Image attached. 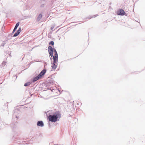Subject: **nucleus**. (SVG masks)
<instances>
[{"instance_id": "nucleus-1", "label": "nucleus", "mask_w": 145, "mask_h": 145, "mask_svg": "<svg viewBox=\"0 0 145 145\" xmlns=\"http://www.w3.org/2000/svg\"><path fill=\"white\" fill-rule=\"evenodd\" d=\"M52 111L49 110L46 112L47 119L49 121L53 122H55L59 120L61 117V114L57 111L53 114H52Z\"/></svg>"}, {"instance_id": "nucleus-2", "label": "nucleus", "mask_w": 145, "mask_h": 145, "mask_svg": "<svg viewBox=\"0 0 145 145\" xmlns=\"http://www.w3.org/2000/svg\"><path fill=\"white\" fill-rule=\"evenodd\" d=\"M21 112L20 111L19 109L16 108L14 110V112L13 116V118L15 117L16 118V121L15 122H14L10 124V126L12 129H14L16 127V122L17 121L16 120L18 119L19 116L18 115Z\"/></svg>"}, {"instance_id": "nucleus-3", "label": "nucleus", "mask_w": 145, "mask_h": 145, "mask_svg": "<svg viewBox=\"0 0 145 145\" xmlns=\"http://www.w3.org/2000/svg\"><path fill=\"white\" fill-rule=\"evenodd\" d=\"M48 52L50 55V57L51 60L52 61V57L53 56L54 52V48H53L52 46H49L48 47Z\"/></svg>"}, {"instance_id": "nucleus-4", "label": "nucleus", "mask_w": 145, "mask_h": 145, "mask_svg": "<svg viewBox=\"0 0 145 145\" xmlns=\"http://www.w3.org/2000/svg\"><path fill=\"white\" fill-rule=\"evenodd\" d=\"M117 14L120 16H127V14L125 13L124 10L122 9H120L117 11Z\"/></svg>"}, {"instance_id": "nucleus-5", "label": "nucleus", "mask_w": 145, "mask_h": 145, "mask_svg": "<svg viewBox=\"0 0 145 145\" xmlns=\"http://www.w3.org/2000/svg\"><path fill=\"white\" fill-rule=\"evenodd\" d=\"M58 61V60L56 59H53V63H52V65L51 66L52 69L54 70H55L57 67V63Z\"/></svg>"}, {"instance_id": "nucleus-6", "label": "nucleus", "mask_w": 145, "mask_h": 145, "mask_svg": "<svg viewBox=\"0 0 145 145\" xmlns=\"http://www.w3.org/2000/svg\"><path fill=\"white\" fill-rule=\"evenodd\" d=\"M54 54L53 56V59L58 60V54L56 49L54 48Z\"/></svg>"}, {"instance_id": "nucleus-7", "label": "nucleus", "mask_w": 145, "mask_h": 145, "mask_svg": "<svg viewBox=\"0 0 145 145\" xmlns=\"http://www.w3.org/2000/svg\"><path fill=\"white\" fill-rule=\"evenodd\" d=\"M46 69H44L40 73L38 74L41 78L46 73Z\"/></svg>"}, {"instance_id": "nucleus-8", "label": "nucleus", "mask_w": 145, "mask_h": 145, "mask_svg": "<svg viewBox=\"0 0 145 145\" xmlns=\"http://www.w3.org/2000/svg\"><path fill=\"white\" fill-rule=\"evenodd\" d=\"M41 78L38 75L37 76L31 79V81L32 83H34L37 81V80L40 79Z\"/></svg>"}, {"instance_id": "nucleus-9", "label": "nucleus", "mask_w": 145, "mask_h": 145, "mask_svg": "<svg viewBox=\"0 0 145 145\" xmlns=\"http://www.w3.org/2000/svg\"><path fill=\"white\" fill-rule=\"evenodd\" d=\"M37 126L42 127L44 126V124L42 121H37Z\"/></svg>"}, {"instance_id": "nucleus-10", "label": "nucleus", "mask_w": 145, "mask_h": 145, "mask_svg": "<svg viewBox=\"0 0 145 145\" xmlns=\"http://www.w3.org/2000/svg\"><path fill=\"white\" fill-rule=\"evenodd\" d=\"M46 1L45 0H42L40 2V4L42 5L40 6V7H43L46 4Z\"/></svg>"}, {"instance_id": "nucleus-11", "label": "nucleus", "mask_w": 145, "mask_h": 145, "mask_svg": "<svg viewBox=\"0 0 145 145\" xmlns=\"http://www.w3.org/2000/svg\"><path fill=\"white\" fill-rule=\"evenodd\" d=\"M98 15L97 14V15H94L93 16H89L87 18H86V19H91V18H95L96 17V16H97Z\"/></svg>"}, {"instance_id": "nucleus-12", "label": "nucleus", "mask_w": 145, "mask_h": 145, "mask_svg": "<svg viewBox=\"0 0 145 145\" xmlns=\"http://www.w3.org/2000/svg\"><path fill=\"white\" fill-rule=\"evenodd\" d=\"M42 17V14H40L39 15L38 17H37V21H40V20L41 19Z\"/></svg>"}, {"instance_id": "nucleus-13", "label": "nucleus", "mask_w": 145, "mask_h": 145, "mask_svg": "<svg viewBox=\"0 0 145 145\" xmlns=\"http://www.w3.org/2000/svg\"><path fill=\"white\" fill-rule=\"evenodd\" d=\"M20 32L18 30L17 31L14 33V35L12 36V37H16L20 33Z\"/></svg>"}, {"instance_id": "nucleus-14", "label": "nucleus", "mask_w": 145, "mask_h": 145, "mask_svg": "<svg viewBox=\"0 0 145 145\" xmlns=\"http://www.w3.org/2000/svg\"><path fill=\"white\" fill-rule=\"evenodd\" d=\"M32 82H31H31H27L26 83H25L24 84V86H29L30 84L32 83Z\"/></svg>"}, {"instance_id": "nucleus-15", "label": "nucleus", "mask_w": 145, "mask_h": 145, "mask_svg": "<svg viewBox=\"0 0 145 145\" xmlns=\"http://www.w3.org/2000/svg\"><path fill=\"white\" fill-rule=\"evenodd\" d=\"M48 80L49 81L48 82L50 84L53 83L54 82V80L52 78H50Z\"/></svg>"}, {"instance_id": "nucleus-16", "label": "nucleus", "mask_w": 145, "mask_h": 145, "mask_svg": "<svg viewBox=\"0 0 145 145\" xmlns=\"http://www.w3.org/2000/svg\"><path fill=\"white\" fill-rule=\"evenodd\" d=\"M13 34H12V33H10V34H9L8 35V37H7V38L8 39V40H9L10 39H11V37H10H10H11V36H12V35Z\"/></svg>"}, {"instance_id": "nucleus-17", "label": "nucleus", "mask_w": 145, "mask_h": 145, "mask_svg": "<svg viewBox=\"0 0 145 145\" xmlns=\"http://www.w3.org/2000/svg\"><path fill=\"white\" fill-rule=\"evenodd\" d=\"M8 41V40H5L3 42H2L1 45V46H4V45L6 43V42L7 41Z\"/></svg>"}, {"instance_id": "nucleus-18", "label": "nucleus", "mask_w": 145, "mask_h": 145, "mask_svg": "<svg viewBox=\"0 0 145 145\" xmlns=\"http://www.w3.org/2000/svg\"><path fill=\"white\" fill-rule=\"evenodd\" d=\"M49 45H51L52 46H54V42L53 41H51L49 42Z\"/></svg>"}, {"instance_id": "nucleus-19", "label": "nucleus", "mask_w": 145, "mask_h": 145, "mask_svg": "<svg viewBox=\"0 0 145 145\" xmlns=\"http://www.w3.org/2000/svg\"><path fill=\"white\" fill-rule=\"evenodd\" d=\"M17 28V27L15 26V27L12 32V34H13L15 32V31L16 30Z\"/></svg>"}, {"instance_id": "nucleus-20", "label": "nucleus", "mask_w": 145, "mask_h": 145, "mask_svg": "<svg viewBox=\"0 0 145 145\" xmlns=\"http://www.w3.org/2000/svg\"><path fill=\"white\" fill-rule=\"evenodd\" d=\"M6 65V62L4 61H3L2 63V66L4 67V66H5V65Z\"/></svg>"}, {"instance_id": "nucleus-21", "label": "nucleus", "mask_w": 145, "mask_h": 145, "mask_svg": "<svg viewBox=\"0 0 145 145\" xmlns=\"http://www.w3.org/2000/svg\"><path fill=\"white\" fill-rule=\"evenodd\" d=\"M20 22H18L16 24L15 26V27H17L18 28V26H19V24H20Z\"/></svg>"}, {"instance_id": "nucleus-22", "label": "nucleus", "mask_w": 145, "mask_h": 145, "mask_svg": "<svg viewBox=\"0 0 145 145\" xmlns=\"http://www.w3.org/2000/svg\"><path fill=\"white\" fill-rule=\"evenodd\" d=\"M17 30L20 33L21 31V28L20 27Z\"/></svg>"}, {"instance_id": "nucleus-23", "label": "nucleus", "mask_w": 145, "mask_h": 145, "mask_svg": "<svg viewBox=\"0 0 145 145\" xmlns=\"http://www.w3.org/2000/svg\"><path fill=\"white\" fill-rule=\"evenodd\" d=\"M14 77H16V78L15 79L16 80L17 78V76L16 75H14L12 77V78H14Z\"/></svg>"}, {"instance_id": "nucleus-24", "label": "nucleus", "mask_w": 145, "mask_h": 145, "mask_svg": "<svg viewBox=\"0 0 145 145\" xmlns=\"http://www.w3.org/2000/svg\"><path fill=\"white\" fill-rule=\"evenodd\" d=\"M3 125L4 126H6V125H7L8 124H7V123H3Z\"/></svg>"}, {"instance_id": "nucleus-25", "label": "nucleus", "mask_w": 145, "mask_h": 145, "mask_svg": "<svg viewBox=\"0 0 145 145\" xmlns=\"http://www.w3.org/2000/svg\"><path fill=\"white\" fill-rule=\"evenodd\" d=\"M44 63L45 64L44 65L45 66H46L47 65V63L46 62H44Z\"/></svg>"}, {"instance_id": "nucleus-26", "label": "nucleus", "mask_w": 145, "mask_h": 145, "mask_svg": "<svg viewBox=\"0 0 145 145\" xmlns=\"http://www.w3.org/2000/svg\"><path fill=\"white\" fill-rule=\"evenodd\" d=\"M42 136V135L41 133H40V134L39 135V136L40 137Z\"/></svg>"}, {"instance_id": "nucleus-27", "label": "nucleus", "mask_w": 145, "mask_h": 145, "mask_svg": "<svg viewBox=\"0 0 145 145\" xmlns=\"http://www.w3.org/2000/svg\"><path fill=\"white\" fill-rule=\"evenodd\" d=\"M54 28V27H51V30H52Z\"/></svg>"}, {"instance_id": "nucleus-28", "label": "nucleus", "mask_w": 145, "mask_h": 145, "mask_svg": "<svg viewBox=\"0 0 145 145\" xmlns=\"http://www.w3.org/2000/svg\"><path fill=\"white\" fill-rule=\"evenodd\" d=\"M111 8V7H110V6L109 7V9H110Z\"/></svg>"}, {"instance_id": "nucleus-29", "label": "nucleus", "mask_w": 145, "mask_h": 145, "mask_svg": "<svg viewBox=\"0 0 145 145\" xmlns=\"http://www.w3.org/2000/svg\"><path fill=\"white\" fill-rule=\"evenodd\" d=\"M45 66H46L45 65H44V69H46L45 68Z\"/></svg>"}, {"instance_id": "nucleus-30", "label": "nucleus", "mask_w": 145, "mask_h": 145, "mask_svg": "<svg viewBox=\"0 0 145 145\" xmlns=\"http://www.w3.org/2000/svg\"><path fill=\"white\" fill-rule=\"evenodd\" d=\"M16 78V77H14V78H13V79H14L15 80H16L15 79Z\"/></svg>"}, {"instance_id": "nucleus-31", "label": "nucleus", "mask_w": 145, "mask_h": 145, "mask_svg": "<svg viewBox=\"0 0 145 145\" xmlns=\"http://www.w3.org/2000/svg\"><path fill=\"white\" fill-rule=\"evenodd\" d=\"M26 144H28V143H26Z\"/></svg>"}]
</instances>
